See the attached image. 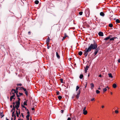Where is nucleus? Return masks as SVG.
<instances>
[{
	"mask_svg": "<svg viewBox=\"0 0 120 120\" xmlns=\"http://www.w3.org/2000/svg\"><path fill=\"white\" fill-rule=\"evenodd\" d=\"M12 94H13V95L11 96L10 97V100L11 101H12V100L13 99V98L14 99H15V98H14V97L15 96V94L13 93H12Z\"/></svg>",
	"mask_w": 120,
	"mask_h": 120,
	"instance_id": "obj_5",
	"label": "nucleus"
},
{
	"mask_svg": "<svg viewBox=\"0 0 120 120\" xmlns=\"http://www.w3.org/2000/svg\"><path fill=\"white\" fill-rule=\"evenodd\" d=\"M21 115H22V116L23 117H24V115H23V114H22V113H21Z\"/></svg>",
	"mask_w": 120,
	"mask_h": 120,
	"instance_id": "obj_55",
	"label": "nucleus"
},
{
	"mask_svg": "<svg viewBox=\"0 0 120 120\" xmlns=\"http://www.w3.org/2000/svg\"><path fill=\"white\" fill-rule=\"evenodd\" d=\"M83 111V113L85 115H86L87 114V111L86 110Z\"/></svg>",
	"mask_w": 120,
	"mask_h": 120,
	"instance_id": "obj_17",
	"label": "nucleus"
},
{
	"mask_svg": "<svg viewBox=\"0 0 120 120\" xmlns=\"http://www.w3.org/2000/svg\"><path fill=\"white\" fill-rule=\"evenodd\" d=\"M49 37H48L46 40V42H49Z\"/></svg>",
	"mask_w": 120,
	"mask_h": 120,
	"instance_id": "obj_32",
	"label": "nucleus"
},
{
	"mask_svg": "<svg viewBox=\"0 0 120 120\" xmlns=\"http://www.w3.org/2000/svg\"><path fill=\"white\" fill-rule=\"evenodd\" d=\"M6 120H9V119H7V118H6Z\"/></svg>",
	"mask_w": 120,
	"mask_h": 120,
	"instance_id": "obj_59",
	"label": "nucleus"
},
{
	"mask_svg": "<svg viewBox=\"0 0 120 120\" xmlns=\"http://www.w3.org/2000/svg\"><path fill=\"white\" fill-rule=\"evenodd\" d=\"M116 38H117L116 37H113L111 38H110L109 40L110 41L114 40L115 39H116Z\"/></svg>",
	"mask_w": 120,
	"mask_h": 120,
	"instance_id": "obj_21",
	"label": "nucleus"
},
{
	"mask_svg": "<svg viewBox=\"0 0 120 120\" xmlns=\"http://www.w3.org/2000/svg\"><path fill=\"white\" fill-rule=\"evenodd\" d=\"M91 50L89 49V48H86L85 50V52L84 53V55H85V57H86L88 54V52H90Z\"/></svg>",
	"mask_w": 120,
	"mask_h": 120,
	"instance_id": "obj_2",
	"label": "nucleus"
},
{
	"mask_svg": "<svg viewBox=\"0 0 120 120\" xmlns=\"http://www.w3.org/2000/svg\"><path fill=\"white\" fill-rule=\"evenodd\" d=\"M71 118L72 120H76V119L75 115H73Z\"/></svg>",
	"mask_w": 120,
	"mask_h": 120,
	"instance_id": "obj_15",
	"label": "nucleus"
},
{
	"mask_svg": "<svg viewBox=\"0 0 120 120\" xmlns=\"http://www.w3.org/2000/svg\"><path fill=\"white\" fill-rule=\"evenodd\" d=\"M86 107H84V108H83V111H84V110H85V109H86Z\"/></svg>",
	"mask_w": 120,
	"mask_h": 120,
	"instance_id": "obj_47",
	"label": "nucleus"
},
{
	"mask_svg": "<svg viewBox=\"0 0 120 120\" xmlns=\"http://www.w3.org/2000/svg\"><path fill=\"white\" fill-rule=\"evenodd\" d=\"M16 116L15 115H14V120H15V118H16Z\"/></svg>",
	"mask_w": 120,
	"mask_h": 120,
	"instance_id": "obj_52",
	"label": "nucleus"
},
{
	"mask_svg": "<svg viewBox=\"0 0 120 120\" xmlns=\"http://www.w3.org/2000/svg\"><path fill=\"white\" fill-rule=\"evenodd\" d=\"M18 101H17L16 102H16H18V101H19V104H20V99L19 98H18Z\"/></svg>",
	"mask_w": 120,
	"mask_h": 120,
	"instance_id": "obj_37",
	"label": "nucleus"
},
{
	"mask_svg": "<svg viewBox=\"0 0 120 120\" xmlns=\"http://www.w3.org/2000/svg\"><path fill=\"white\" fill-rule=\"evenodd\" d=\"M117 86L115 84H114L112 85V87L114 88H116V87Z\"/></svg>",
	"mask_w": 120,
	"mask_h": 120,
	"instance_id": "obj_23",
	"label": "nucleus"
},
{
	"mask_svg": "<svg viewBox=\"0 0 120 120\" xmlns=\"http://www.w3.org/2000/svg\"><path fill=\"white\" fill-rule=\"evenodd\" d=\"M14 112L13 111L12 112V117H13L14 116Z\"/></svg>",
	"mask_w": 120,
	"mask_h": 120,
	"instance_id": "obj_42",
	"label": "nucleus"
},
{
	"mask_svg": "<svg viewBox=\"0 0 120 120\" xmlns=\"http://www.w3.org/2000/svg\"><path fill=\"white\" fill-rule=\"evenodd\" d=\"M30 116V115L29 114H27V115L26 116V118H29V117Z\"/></svg>",
	"mask_w": 120,
	"mask_h": 120,
	"instance_id": "obj_43",
	"label": "nucleus"
},
{
	"mask_svg": "<svg viewBox=\"0 0 120 120\" xmlns=\"http://www.w3.org/2000/svg\"><path fill=\"white\" fill-rule=\"evenodd\" d=\"M90 85L91 86V89H92L94 87V85L93 83H92Z\"/></svg>",
	"mask_w": 120,
	"mask_h": 120,
	"instance_id": "obj_19",
	"label": "nucleus"
},
{
	"mask_svg": "<svg viewBox=\"0 0 120 120\" xmlns=\"http://www.w3.org/2000/svg\"><path fill=\"white\" fill-rule=\"evenodd\" d=\"M104 107V105H102L101 106V107L102 108H103Z\"/></svg>",
	"mask_w": 120,
	"mask_h": 120,
	"instance_id": "obj_56",
	"label": "nucleus"
},
{
	"mask_svg": "<svg viewBox=\"0 0 120 120\" xmlns=\"http://www.w3.org/2000/svg\"><path fill=\"white\" fill-rule=\"evenodd\" d=\"M109 88L108 87V86H107L106 87L104 88L103 89V92H105L107 90H109Z\"/></svg>",
	"mask_w": 120,
	"mask_h": 120,
	"instance_id": "obj_6",
	"label": "nucleus"
},
{
	"mask_svg": "<svg viewBox=\"0 0 120 120\" xmlns=\"http://www.w3.org/2000/svg\"><path fill=\"white\" fill-rule=\"evenodd\" d=\"M108 76L109 77H110L111 78H112L113 77V76H112V74L111 73H109L108 74Z\"/></svg>",
	"mask_w": 120,
	"mask_h": 120,
	"instance_id": "obj_16",
	"label": "nucleus"
},
{
	"mask_svg": "<svg viewBox=\"0 0 120 120\" xmlns=\"http://www.w3.org/2000/svg\"><path fill=\"white\" fill-rule=\"evenodd\" d=\"M97 47V44L95 41H94L93 44H91L89 47H88L89 49L91 50L92 49H95Z\"/></svg>",
	"mask_w": 120,
	"mask_h": 120,
	"instance_id": "obj_1",
	"label": "nucleus"
},
{
	"mask_svg": "<svg viewBox=\"0 0 120 120\" xmlns=\"http://www.w3.org/2000/svg\"><path fill=\"white\" fill-rule=\"evenodd\" d=\"M100 15L101 16H104L105 15V14L103 12H101L100 13Z\"/></svg>",
	"mask_w": 120,
	"mask_h": 120,
	"instance_id": "obj_20",
	"label": "nucleus"
},
{
	"mask_svg": "<svg viewBox=\"0 0 120 120\" xmlns=\"http://www.w3.org/2000/svg\"><path fill=\"white\" fill-rule=\"evenodd\" d=\"M99 77H102V75H101L100 74V75H99Z\"/></svg>",
	"mask_w": 120,
	"mask_h": 120,
	"instance_id": "obj_54",
	"label": "nucleus"
},
{
	"mask_svg": "<svg viewBox=\"0 0 120 120\" xmlns=\"http://www.w3.org/2000/svg\"><path fill=\"white\" fill-rule=\"evenodd\" d=\"M10 106V107L11 108L12 107V106L11 105Z\"/></svg>",
	"mask_w": 120,
	"mask_h": 120,
	"instance_id": "obj_61",
	"label": "nucleus"
},
{
	"mask_svg": "<svg viewBox=\"0 0 120 120\" xmlns=\"http://www.w3.org/2000/svg\"><path fill=\"white\" fill-rule=\"evenodd\" d=\"M110 93L111 94H112V93L111 92H110Z\"/></svg>",
	"mask_w": 120,
	"mask_h": 120,
	"instance_id": "obj_62",
	"label": "nucleus"
},
{
	"mask_svg": "<svg viewBox=\"0 0 120 120\" xmlns=\"http://www.w3.org/2000/svg\"><path fill=\"white\" fill-rule=\"evenodd\" d=\"M22 107H23V108H25V109L27 111H28V109H27V108H26V107L25 106H22Z\"/></svg>",
	"mask_w": 120,
	"mask_h": 120,
	"instance_id": "obj_40",
	"label": "nucleus"
},
{
	"mask_svg": "<svg viewBox=\"0 0 120 120\" xmlns=\"http://www.w3.org/2000/svg\"><path fill=\"white\" fill-rule=\"evenodd\" d=\"M18 86H21L22 85V84L20 83V84H17Z\"/></svg>",
	"mask_w": 120,
	"mask_h": 120,
	"instance_id": "obj_49",
	"label": "nucleus"
},
{
	"mask_svg": "<svg viewBox=\"0 0 120 120\" xmlns=\"http://www.w3.org/2000/svg\"><path fill=\"white\" fill-rule=\"evenodd\" d=\"M113 25L111 23L109 24V26L110 27H113Z\"/></svg>",
	"mask_w": 120,
	"mask_h": 120,
	"instance_id": "obj_26",
	"label": "nucleus"
},
{
	"mask_svg": "<svg viewBox=\"0 0 120 120\" xmlns=\"http://www.w3.org/2000/svg\"><path fill=\"white\" fill-rule=\"evenodd\" d=\"M111 37L112 35H110L109 36H108L104 38V40L106 41L109 39H110V38Z\"/></svg>",
	"mask_w": 120,
	"mask_h": 120,
	"instance_id": "obj_10",
	"label": "nucleus"
},
{
	"mask_svg": "<svg viewBox=\"0 0 120 120\" xmlns=\"http://www.w3.org/2000/svg\"><path fill=\"white\" fill-rule=\"evenodd\" d=\"M96 93L97 94H98L100 92V91L99 90H96Z\"/></svg>",
	"mask_w": 120,
	"mask_h": 120,
	"instance_id": "obj_33",
	"label": "nucleus"
},
{
	"mask_svg": "<svg viewBox=\"0 0 120 120\" xmlns=\"http://www.w3.org/2000/svg\"><path fill=\"white\" fill-rule=\"evenodd\" d=\"M16 116L17 117H19V114H20V110H19L18 111L16 110Z\"/></svg>",
	"mask_w": 120,
	"mask_h": 120,
	"instance_id": "obj_8",
	"label": "nucleus"
},
{
	"mask_svg": "<svg viewBox=\"0 0 120 120\" xmlns=\"http://www.w3.org/2000/svg\"><path fill=\"white\" fill-rule=\"evenodd\" d=\"M30 31H29L28 32V34H30Z\"/></svg>",
	"mask_w": 120,
	"mask_h": 120,
	"instance_id": "obj_58",
	"label": "nucleus"
},
{
	"mask_svg": "<svg viewBox=\"0 0 120 120\" xmlns=\"http://www.w3.org/2000/svg\"><path fill=\"white\" fill-rule=\"evenodd\" d=\"M27 120H29V118H27Z\"/></svg>",
	"mask_w": 120,
	"mask_h": 120,
	"instance_id": "obj_63",
	"label": "nucleus"
},
{
	"mask_svg": "<svg viewBox=\"0 0 120 120\" xmlns=\"http://www.w3.org/2000/svg\"><path fill=\"white\" fill-rule=\"evenodd\" d=\"M16 105H15V107L16 108V109L18 110V111L19 110H20V109H19V101H18L17 102H16Z\"/></svg>",
	"mask_w": 120,
	"mask_h": 120,
	"instance_id": "obj_4",
	"label": "nucleus"
},
{
	"mask_svg": "<svg viewBox=\"0 0 120 120\" xmlns=\"http://www.w3.org/2000/svg\"><path fill=\"white\" fill-rule=\"evenodd\" d=\"M118 63H120V59H119L118 60Z\"/></svg>",
	"mask_w": 120,
	"mask_h": 120,
	"instance_id": "obj_51",
	"label": "nucleus"
},
{
	"mask_svg": "<svg viewBox=\"0 0 120 120\" xmlns=\"http://www.w3.org/2000/svg\"><path fill=\"white\" fill-rule=\"evenodd\" d=\"M89 67L88 66H86L85 69V73H86Z\"/></svg>",
	"mask_w": 120,
	"mask_h": 120,
	"instance_id": "obj_11",
	"label": "nucleus"
},
{
	"mask_svg": "<svg viewBox=\"0 0 120 120\" xmlns=\"http://www.w3.org/2000/svg\"><path fill=\"white\" fill-rule=\"evenodd\" d=\"M96 49V50L95 51V52H94V56H95L96 55H97V53L98 52V51L99 49L98 48H97V49L96 48V49Z\"/></svg>",
	"mask_w": 120,
	"mask_h": 120,
	"instance_id": "obj_7",
	"label": "nucleus"
},
{
	"mask_svg": "<svg viewBox=\"0 0 120 120\" xmlns=\"http://www.w3.org/2000/svg\"><path fill=\"white\" fill-rule=\"evenodd\" d=\"M0 115L1 116V118L3 117L4 116V115L2 112L0 114Z\"/></svg>",
	"mask_w": 120,
	"mask_h": 120,
	"instance_id": "obj_24",
	"label": "nucleus"
},
{
	"mask_svg": "<svg viewBox=\"0 0 120 120\" xmlns=\"http://www.w3.org/2000/svg\"><path fill=\"white\" fill-rule=\"evenodd\" d=\"M62 98V97L60 96H59L58 97V98L59 100H60Z\"/></svg>",
	"mask_w": 120,
	"mask_h": 120,
	"instance_id": "obj_30",
	"label": "nucleus"
},
{
	"mask_svg": "<svg viewBox=\"0 0 120 120\" xmlns=\"http://www.w3.org/2000/svg\"><path fill=\"white\" fill-rule=\"evenodd\" d=\"M23 105H27V104H26V101H25L24 103H23Z\"/></svg>",
	"mask_w": 120,
	"mask_h": 120,
	"instance_id": "obj_36",
	"label": "nucleus"
},
{
	"mask_svg": "<svg viewBox=\"0 0 120 120\" xmlns=\"http://www.w3.org/2000/svg\"><path fill=\"white\" fill-rule=\"evenodd\" d=\"M18 89V88H16V90L14 89H12V90L11 91H12V92H13V91L14 92V93H17V91H17Z\"/></svg>",
	"mask_w": 120,
	"mask_h": 120,
	"instance_id": "obj_12",
	"label": "nucleus"
},
{
	"mask_svg": "<svg viewBox=\"0 0 120 120\" xmlns=\"http://www.w3.org/2000/svg\"><path fill=\"white\" fill-rule=\"evenodd\" d=\"M27 114H29V115L30 112H29V111L27 112Z\"/></svg>",
	"mask_w": 120,
	"mask_h": 120,
	"instance_id": "obj_57",
	"label": "nucleus"
},
{
	"mask_svg": "<svg viewBox=\"0 0 120 120\" xmlns=\"http://www.w3.org/2000/svg\"><path fill=\"white\" fill-rule=\"evenodd\" d=\"M60 80L61 83H63V79H60Z\"/></svg>",
	"mask_w": 120,
	"mask_h": 120,
	"instance_id": "obj_39",
	"label": "nucleus"
},
{
	"mask_svg": "<svg viewBox=\"0 0 120 120\" xmlns=\"http://www.w3.org/2000/svg\"><path fill=\"white\" fill-rule=\"evenodd\" d=\"M56 55L58 59H60V56L58 54V53L57 52H56Z\"/></svg>",
	"mask_w": 120,
	"mask_h": 120,
	"instance_id": "obj_18",
	"label": "nucleus"
},
{
	"mask_svg": "<svg viewBox=\"0 0 120 120\" xmlns=\"http://www.w3.org/2000/svg\"><path fill=\"white\" fill-rule=\"evenodd\" d=\"M68 37V36L66 34V33H65L64 34V36L62 40H64L65 39V38L66 37Z\"/></svg>",
	"mask_w": 120,
	"mask_h": 120,
	"instance_id": "obj_14",
	"label": "nucleus"
},
{
	"mask_svg": "<svg viewBox=\"0 0 120 120\" xmlns=\"http://www.w3.org/2000/svg\"><path fill=\"white\" fill-rule=\"evenodd\" d=\"M18 120H21L19 118L18 119Z\"/></svg>",
	"mask_w": 120,
	"mask_h": 120,
	"instance_id": "obj_64",
	"label": "nucleus"
},
{
	"mask_svg": "<svg viewBox=\"0 0 120 120\" xmlns=\"http://www.w3.org/2000/svg\"><path fill=\"white\" fill-rule=\"evenodd\" d=\"M115 113L116 114H117L119 113V111L117 110H115Z\"/></svg>",
	"mask_w": 120,
	"mask_h": 120,
	"instance_id": "obj_38",
	"label": "nucleus"
},
{
	"mask_svg": "<svg viewBox=\"0 0 120 120\" xmlns=\"http://www.w3.org/2000/svg\"><path fill=\"white\" fill-rule=\"evenodd\" d=\"M79 88V87L78 86H77L76 87V91H77L78 89Z\"/></svg>",
	"mask_w": 120,
	"mask_h": 120,
	"instance_id": "obj_31",
	"label": "nucleus"
},
{
	"mask_svg": "<svg viewBox=\"0 0 120 120\" xmlns=\"http://www.w3.org/2000/svg\"><path fill=\"white\" fill-rule=\"evenodd\" d=\"M94 100V98H92L91 99V101H92Z\"/></svg>",
	"mask_w": 120,
	"mask_h": 120,
	"instance_id": "obj_50",
	"label": "nucleus"
},
{
	"mask_svg": "<svg viewBox=\"0 0 120 120\" xmlns=\"http://www.w3.org/2000/svg\"><path fill=\"white\" fill-rule=\"evenodd\" d=\"M34 108H32V110H34Z\"/></svg>",
	"mask_w": 120,
	"mask_h": 120,
	"instance_id": "obj_60",
	"label": "nucleus"
},
{
	"mask_svg": "<svg viewBox=\"0 0 120 120\" xmlns=\"http://www.w3.org/2000/svg\"><path fill=\"white\" fill-rule=\"evenodd\" d=\"M71 118L70 117H68V118L67 120H71Z\"/></svg>",
	"mask_w": 120,
	"mask_h": 120,
	"instance_id": "obj_48",
	"label": "nucleus"
},
{
	"mask_svg": "<svg viewBox=\"0 0 120 120\" xmlns=\"http://www.w3.org/2000/svg\"><path fill=\"white\" fill-rule=\"evenodd\" d=\"M56 94L57 95H59L60 94V92L59 91H57L56 92Z\"/></svg>",
	"mask_w": 120,
	"mask_h": 120,
	"instance_id": "obj_45",
	"label": "nucleus"
},
{
	"mask_svg": "<svg viewBox=\"0 0 120 120\" xmlns=\"http://www.w3.org/2000/svg\"><path fill=\"white\" fill-rule=\"evenodd\" d=\"M15 107L14 106V105H13V108L12 109L11 112H13V111L15 112Z\"/></svg>",
	"mask_w": 120,
	"mask_h": 120,
	"instance_id": "obj_22",
	"label": "nucleus"
},
{
	"mask_svg": "<svg viewBox=\"0 0 120 120\" xmlns=\"http://www.w3.org/2000/svg\"><path fill=\"white\" fill-rule=\"evenodd\" d=\"M19 95L20 96H21V95H22L23 94L22 93L19 92Z\"/></svg>",
	"mask_w": 120,
	"mask_h": 120,
	"instance_id": "obj_41",
	"label": "nucleus"
},
{
	"mask_svg": "<svg viewBox=\"0 0 120 120\" xmlns=\"http://www.w3.org/2000/svg\"><path fill=\"white\" fill-rule=\"evenodd\" d=\"M116 23H119L120 22V20L118 19H116Z\"/></svg>",
	"mask_w": 120,
	"mask_h": 120,
	"instance_id": "obj_25",
	"label": "nucleus"
},
{
	"mask_svg": "<svg viewBox=\"0 0 120 120\" xmlns=\"http://www.w3.org/2000/svg\"><path fill=\"white\" fill-rule=\"evenodd\" d=\"M61 113H63V112H64V110H61Z\"/></svg>",
	"mask_w": 120,
	"mask_h": 120,
	"instance_id": "obj_53",
	"label": "nucleus"
},
{
	"mask_svg": "<svg viewBox=\"0 0 120 120\" xmlns=\"http://www.w3.org/2000/svg\"><path fill=\"white\" fill-rule=\"evenodd\" d=\"M22 89L24 91H26V89L25 88H24L23 87H21V89Z\"/></svg>",
	"mask_w": 120,
	"mask_h": 120,
	"instance_id": "obj_34",
	"label": "nucleus"
},
{
	"mask_svg": "<svg viewBox=\"0 0 120 120\" xmlns=\"http://www.w3.org/2000/svg\"><path fill=\"white\" fill-rule=\"evenodd\" d=\"M35 4H38L39 3V2L38 0H36L35 1Z\"/></svg>",
	"mask_w": 120,
	"mask_h": 120,
	"instance_id": "obj_27",
	"label": "nucleus"
},
{
	"mask_svg": "<svg viewBox=\"0 0 120 120\" xmlns=\"http://www.w3.org/2000/svg\"><path fill=\"white\" fill-rule=\"evenodd\" d=\"M83 77V75L82 74H81L79 76V78L80 79H82Z\"/></svg>",
	"mask_w": 120,
	"mask_h": 120,
	"instance_id": "obj_28",
	"label": "nucleus"
},
{
	"mask_svg": "<svg viewBox=\"0 0 120 120\" xmlns=\"http://www.w3.org/2000/svg\"><path fill=\"white\" fill-rule=\"evenodd\" d=\"M82 13H83L82 11H80L79 12V14L80 15H82Z\"/></svg>",
	"mask_w": 120,
	"mask_h": 120,
	"instance_id": "obj_35",
	"label": "nucleus"
},
{
	"mask_svg": "<svg viewBox=\"0 0 120 120\" xmlns=\"http://www.w3.org/2000/svg\"><path fill=\"white\" fill-rule=\"evenodd\" d=\"M80 93V91L79 90L78 91V92L77 93V95L76 96V98L77 99H78L79 98V96Z\"/></svg>",
	"mask_w": 120,
	"mask_h": 120,
	"instance_id": "obj_9",
	"label": "nucleus"
},
{
	"mask_svg": "<svg viewBox=\"0 0 120 120\" xmlns=\"http://www.w3.org/2000/svg\"><path fill=\"white\" fill-rule=\"evenodd\" d=\"M79 55L80 56H81L82 54V52L81 51H80L78 53Z\"/></svg>",
	"mask_w": 120,
	"mask_h": 120,
	"instance_id": "obj_29",
	"label": "nucleus"
},
{
	"mask_svg": "<svg viewBox=\"0 0 120 120\" xmlns=\"http://www.w3.org/2000/svg\"><path fill=\"white\" fill-rule=\"evenodd\" d=\"M25 94H26V95L27 96V95H28L27 92V91H25Z\"/></svg>",
	"mask_w": 120,
	"mask_h": 120,
	"instance_id": "obj_46",
	"label": "nucleus"
},
{
	"mask_svg": "<svg viewBox=\"0 0 120 120\" xmlns=\"http://www.w3.org/2000/svg\"><path fill=\"white\" fill-rule=\"evenodd\" d=\"M18 91H17V93H16V94H17V97H19L20 96L18 94Z\"/></svg>",
	"mask_w": 120,
	"mask_h": 120,
	"instance_id": "obj_44",
	"label": "nucleus"
},
{
	"mask_svg": "<svg viewBox=\"0 0 120 120\" xmlns=\"http://www.w3.org/2000/svg\"><path fill=\"white\" fill-rule=\"evenodd\" d=\"M98 34L99 36H103V33L101 32H99L98 33Z\"/></svg>",
	"mask_w": 120,
	"mask_h": 120,
	"instance_id": "obj_13",
	"label": "nucleus"
},
{
	"mask_svg": "<svg viewBox=\"0 0 120 120\" xmlns=\"http://www.w3.org/2000/svg\"><path fill=\"white\" fill-rule=\"evenodd\" d=\"M85 13L86 14V16L87 17L89 16L90 15V10L89 8L86 9L85 11Z\"/></svg>",
	"mask_w": 120,
	"mask_h": 120,
	"instance_id": "obj_3",
	"label": "nucleus"
}]
</instances>
